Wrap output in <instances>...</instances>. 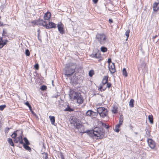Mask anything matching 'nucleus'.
<instances>
[{
  "instance_id": "72a5a7b5",
  "label": "nucleus",
  "mask_w": 159,
  "mask_h": 159,
  "mask_svg": "<svg viewBox=\"0 0 159 159\" xmlns=\"http://www.w3.org/2000/svg\"><path fill=\"white\" fill-rule=\"evenodd\" d=\"M25 54L27 56H29L30 55V52L29 50L28 49H27L25 50Z\"/></svg>"
},
{
  "instance_id": "dca6fc26",
  "label": "nucleus",
  "mask_w": 159,
  "mask_h": 159,
  "mask_svg": "<svg viewBox=\"0 0 159 159\" xmlns=\"http://www.w3.org/2000/svg\"><path fill=\"white\" fill-rule=\"evenodd\" d=\"M99 124L100 125H101L102 127L105 128L107 129H108L109 128V126L108 125H106V124L103 123L101 121L99 122Z\"/></svg>"
},
{
  "instance_id": "aec40b11",
  "label": "nucleus",
  "mask_w": 159,
  "mask_h": 159,
  "mask_svg": "<svg viewBox=\"0 0 159 159\" xmlns=\"http://www.w3.org/2000/svg\"><path fill=\"white\" fill-rule=\"evenodd\" d=\"M29 145H26L25 144H24L23 145V147L26 150L30 152L31 151V148L28 146Z\"/></svg>"
},
{
  "instance_id": "393cba45",
  "label": "nucleus",
  "mask_w": 159,
  "mask_h": 159,
  "mask_svg": "<svg viewBox=\"0 0 159 159\" xmlns=\"http://www.w3.org/2000/svg\"><path fill=\"white\" fill-rule=\"evenodd\" d=\"M123 75L125 77L127 76V74L126 70V69L125 68H124L122 70Z\"/></svg>"
},
{
  "instance_id": "2eb2a0df",
  "label": "nucleus",
  "mask_w": 159,
  "mask_h": 159,
  "mask_svg": "<svg viewBox=\"0 0 159 159\" xmlns=\"http://www.w3.org/2000/svg\"><path fill=\"white\" fill-rule=\"evenodd\" d=\"M49 118L50 119L51 124L52 125H54V123L55 122V118L54 116H49Z\"/></svg>"
},
{
  "instance_id": "37998d69",
  "label": "nucleus",
  "mask_w": 159,
  "mask_h": 159,
  "mask_svg": "<svg viewBox=\"0 0 159 159\" xmlns=\"http://www.w3.org/2000/svg\"><path fill=\"white\" fill-rule=\"evenodd\" d=\"M112 111L113 113L115 114L117 113V109L114 108L112 110Z\"/></svg>"
},
{
  "instance_id": "7c9ffc66",
  "label": "nucleus",
  "mask_w": 159,
  "mask_h": 159,
  "mask_svg": "<svg viewBox=\"0 0 159 159\" xmlns=\"http://www.w3.org/2000/svg\"><path fill=\"white\" fill-rule=\"evenodd\" d=\"M47 89V87L46 86L43 85L41 86L40 89L42 91L45 90Z\"/></svg>"
},
{
  "instance_id": "79ce46f5",
  "label": "nucleus",
  "mask_w": 159,
  "mask_h": 159,
  "mask_svg": "<svg viewBox=\"0 0 159 159\" xmlns=\"http://www.w3.org/2000/svg\"><path fill=\"white\" fill-rule=\"evenodd\" d=\"M115 131L118 133V132H119V131H120V129H119V128H117L116 127V126H115Z\"/></svg>"
},
{
  "instance_id": "603ef678",
  "label": "nucleus",
  "mask_w": 159,
  "mask_h": 159,
  "mask_svg": "<svg viewBox=\"0 0 159 159\" xmlns=\"http://www.w3.org/2000/svg\"><path fill=\"white\" fill-rule=\"evenodd\" d=\"M121 125H120V124H119H119H117V125H116V127H117V128H120V126Z\"/></svg>"
},
{
  "instance_id": "6e6552de",
  "label": "nucleus",
  "mask_w": 159,
  "mask_h": 159,
  "mask_svg": "<svg viewBox=\"0 0 159 159\" xmlns=\"http://www.w3.org/2000/svg\"><path fill=\"white\" fill-rule=\"evenodd\" d=\"M8 41L7 39L3 40L2 38L0 37V48H2L7 44Z\"/></svg>"
},
{
  "instance_id": "6ab92c4d",
  "label": "nucleus",
  "mask_w": 159,
  "mask_h": 159,
  "mask_svg": "<svg viewBox=\"0 0 159 159\" xmlns=\"http://www.w3.org/2000/svg\"><path fill=\"white\" fill-rule=\"evenodd\" d=\"M146 134L147 137H149L151 136L150 131L148 129L146 128L145 129Z\"/></svg>"
},
{
  "instance_id": "5701e85b",
  "label": "nucleus",
  "mask_w": 159,
  "mask_h": 159,
  "mask_svg": "<svg viewBox=\"0 0 159 159\" xmlns=\"http://www.w3.org/2000/svg\"><path fill=\"white\" fill-rule=\"evenodd\" d=\"M134 100L133 99H131L129 102V105L130 107H134Z\"/></svg>"
},
{
  "instance_id": "f3484780",
  "label": "nucleus",
  "mask_w": 159,
  "mask_h": 159,
  "mask_svg": "<svg viewBox=\"0 0 159 159\" xmlns=\"http://www.w3.org/2000/svg\"><path fill=\"white\" fill-rule=\"evenodd\" d=\"M105 109V108L104 107H99L97 109V111L100 114L102 112L104 111Z\"/></svg>"
},
{
  "instance_id": "09e8293b",
  "label": "nucleus",
  "mask_w": 159,
  "mask_h": 159,
  "mask_svg": "<svg viewBox=\"0 0 159 159\" xmlns=\"http://www.w3.org/2000/svg\"><path fill=\"white\" fill-rule=\"evenodd\" d=\"M107 62L108 63V65H110V64L111 62V59L110 58H108Z\"/></svg>"
},
{
  "instance_id": "a18cd8bd",
  "label": "nucleus",
  "mask_w": 159,
  "mask_h": 159,
  "mask_svg": "<svg viewBox=\"0 0 159 159\" xmlns=\"http://www.w3.org/2000/svg\"><path fill=\"white\" fill-rule=\"evenodd\" d=\"M34 67L36 70H38L39 68V66L38 64H36L34 66Z\"/></svg>"
},
{
  "instance_id": "6e6d98bb",
  "label": "nucleus",
  "mask_w": 159,
  "mask_h": 159,
  "mask_svg": "<svg viewBox=\"0 0 159 159\" xmlns=\"http://www.w3.org/2000/svg\"><path fill=\"white\" fill-rule=\"evenodd\" d=\"M38 32V34H40V29H38L37 30Z\"/></svg>"
},
{
  "instance_id": "864d4df0",
  "label": "nucleus",
  "mask_w": 159,
  "mask_h": 159,
  "mask_svg": "<svg viewBox=\"0 0 159 159\" xmlns=\"http://www.w3.org/2000/svg\"><path fill=\"white\" fill-rule=\"evenodd\" d=\"M109 22L110 23H112L113 22V20L111 19H109Z\"/></svg>"
},
{
  "instance_id": "9d476101",
  "label": "nucleus",
  "mask_w": 159,
  "mask_h": 159,
  "mask_svg": "<svg viewBox=\"0 0 159 159\" xmlns=\"http://www.w3.org/2000/svg\"><path fill=\"white\" fill-rule=\"evenodd\" d=\"M73 124L75 129H80L82 127H84V126L81 124L79 122H77L76 121L74 122Z\"/></svg>"
},
{
  "instance_id": "e433bc0d",
  "label": "nucleus",
  "mask_w": 159,
  "mask_h": 159,
  "mask_svg": "<svg viewBox=\"0 0 159 159\" xmlns=\"http://www.w3.org/2000/svg\"><path fill=\"white\" fill-rule=\"evenodd\" d=\"M42 25L45 27L46 28V27H48V24H46V22L44 21L43 23L42 24Z\"/></svg>"
},
{
  "instance_id": "cd10ccee",
  "label": "nucleus",
  "mask_w": 159,
  "mask_h": 159,
  "mask_svg": "<svg viewBox=\"0 0 159 159\" xmlns=\"http://www.w3.org/2000/svg\"><path fill=\"white\" fill-rule=\"evenodd\" d=\"M101 50L103 52H106L107 51V48L104 47H102L101 48Z\"/></svg>"
},
{
  "instance_id": "ea45409f",
  "label": "nucleus",
  "mask_w": 159,
  "mask_h": 159,
  "mask_svg": "<svg viewBox=\"0 0 159 159\" xmlns=\"http://www.w3.org/2000/svg\"><path fill=\"white\" fill-rule=\"evenodd\" d=\"M103 86V85H102V86H100V87L99 88V89H100V91H102V90L103 91H104L106 89V88H105L104 89H102Z\"/></svg>"
},
{
  "instance_id": "2f4dec72",
  "label": "nucleus",
  "mask_w": 159,
  "mask_h": 159,
  "mask_svg": "<svg viewBox=\"0 0 159 159\" xmlns=\"http://www.w3.org/2000/svg\"><path fill=\"white\" fill-rule=\"evenodd\" d=\"M44 159H48V154L47 153H42Z\"/></svg>"
},
{
  "instance_id": "9b49d317",
  "label": "nucleus",
  "mask_w": 159,
  "mask_h": 159,
  "mask_svg": "<svg viewBox=\"0 0 159 159\" xmlns=\"http://www.w3.org/2000/svg\"><path fill=\"white\" fill-rule=\"evenodd\" d=\"M56 27V25L53 22H50L48 24V27H46V29H48L49 28H54Z\"/></svg>"
},
{
  "instance_id": "c85d7f7f",
  "label": "nucleus",
  "mask_w": 159,
  "mask_h": 159,
  "mask_svg": "<svg viewBox=\"0 0 159 159\" xmlns=\"http://www.w3.org/2000/svg\"><path fill=\"white\" fill-rule=\"evenodd\" d=\"M23 140L25 141V144L26 145H29L30 144V142L28 140L26 137H24L23 138Z\"/></svg>"
},
{
  "instance_id": "f03ea898",
  "label": "nucleus",
  "mask_w": 159,
  "mask_h": 159,
  "mask_svg": "<svg viewBox=\"0 0 159 159\" xmlns=\"http://www.w3.org/2000/svg\"><path fill=\"white\" fill-rule=\"evenodd\" d=\"M76 66L75 64L70 63L66 64L64 70L65 72L64 75L66 77H68L72 75H75V69Z\"/></svg>"
},
{
  "instance_id": "c9c22d12",
  "label": "nucleus",
  "mask_w": 159,
  "mask_h": 159,
  "mask_svg": "<svg viewBox=\"0 0 159 159\" xmlns=\"http://www.w3.org/2000/svg\"><path fill=\"white\" fill-rule=\"evenodd\" d=\"M6 107V105H2L0 106V110L2 111L4 108Z\"/></svg>"
},
{
  "instance_id": "f704fd0d",
  "label": "nucleus",
  "mask_w": 159,
  "mask_h": 159,
  "mask_svg": "<svg viewBox=\"0 0 159 159\" xmlns=\"http://www.w3.org/2000/svg\"><path fill=\"white\" fill-rule=\"evenodd\" d=\"M17 136V134L16 131H15L14 133L12 134L11 136L13 138H15Z\"/></svg>"
},
{
  "instance_id": "a878e982",
  "label": "nucleus",
  "mask_w": 159,
  "mask_h": 159,
  "mask_svg": "<svg viewBox=\"0 0 159 159\" xmlns=\"http://www.w3.org/2000/svg\"><path fill=\"white\" fill-rule=\"evenodd\" d=\"M93 113L94 112L91 110H89L87 111L86 114L87 116H91L92 115V113Z\"/></svg>"
},
{
  "instance_id": "a19ab883",
  "label": "nucleus",
  "mask_w": 159,
  "mask_h": 159,
  "mask_svg": "<svg viewBox=\"0 0 159 159\" xmlns=\"http://www.w3.org/2000/svg\"><path fill=\"white\" fill-rule=\"evenodd\" d=\"M7 31L5 30V29H3V33L2 34V36H6V35H5V34H7Z\"/></svg>"
},
{
  "instance_id": "de8ad7c7",
  "label": "nucleus",
  "mask_w": 159,
  "mask_h": 159,
  "mask_svg": "<svg viewBox=\"0 0 159 159\" xmlns=\"http://www.w3.org/2000/svg\"><path fill=\"white\" fill-rule=\"evenodd\" d=\"M17 138L18 139V140H20L22 139V136L21 135H20L19 137H18Z\"/></svg>"
},
{
  "instance_id": "49530a36",
  "label": "nucleus",
  "mask_w": 159,
  "mask_h": 159,
  "mask_svg": "<svg viewBox=\"0 0 159 159\" xmlns=\"http://www.w3.org/2000/svg\"><path fill=\"white\" fill-rule=\"evenodd\" d=\"M18 139L17 138L15 139L14 140V143H18L19 141V140H18Z\"/></svg>"
},
{
  "instance_id": "4be33fe9",
  "label": "nucleus",
  "mask_w": 159,
  "mask_h": 159,
  "mask_svg": "<svg viewBox=\"0 0 159 159\" xmlns=\"http://www.w3.org/2000/svg\"><path fill=\"white\" fill-rule=\"evenodd\" d=\"M123 121V117L122 115H120L119 117V123L122 125Z\"/></svg>"
},
{
  "instance_id": "473e14b6",
  "label": "nucleus",
  "mask_w": 159,
  "mask_h": 159,
  "mask_svg": "<svg viewBox=\"0 0 159 159\" xmlns=\"http://www.w3.org/2000/svg\"><path fill=\"white\" fill-rule=\"evenodd\" d=\"M93 57H95L96 58H99L100 57V55L98 54L97 53H95V54H93Z\"/></svg>"
},
{
  "instance_id": "5fc2aeb1",
  "label": "nucleus",
  "mask_w": 159,
  "mask_h": 159,
  "mask_svg": "<svg viewBox=\"0 0 159 159\" xmlns=\"http://www.w3.org/2000/svg\"><path fill=\"white\" fill-rule=\"evenodd\" d=\"M98 0H93V2L95 3H96L98 2Z\"/></svg>"
},
{
  "instance_id": "4468645a",
  "label": "nucleus",
  "mask_w": 159,
  "mask_h": 159,
  "mask_svg": "<svg viewBox=\"0 0 159 159\" xmlns=\"http://www.w3.org/2000/svg\"><path fill=\"white\" fill-rule=\"evenodd\" d=\"M108 76H104L102 80V84L103 85H105L106 84L108 83Z\"/></svg>"
},
{
  "instance_id": "4d7b16f0",
  "label": "nucleus",
  "mask_w": 159,
  "mask_h": 159,
  "mask_svg": "<svg viewBox=\"0 0 159 159\" xmlns=\"http://www.w3.org/2000/svg\"><path fill=\"white\" fill-rule=\"evenodd\" d=\"M29 107V109H30V111H32V107H31V105H30V106H29V107Z\"/></svg>"
},
{
  "instance_id": "0eeeda50",
  "label": "nucleus",
  "mask_w": 159,
  "mask_h": 159,
  "mask_svg": "<svg viewBox=\"0 0 159 159\" xmlns=\"http://www.w3.org/2000/svg\"><path fill=\"white\" fill-rule=\"evenodd\" d=\"M57 28L60 33L63 34L64 33V31L62 27V24L61 23H59L57 25Z\"/></svg>"
},
{
  "instance_id": "1a4fd4ad",
  "label": "nucleus",
  "mask_w": 159,
  "mask_h": 159,
  "mask_svg": "<svg viewBox=\"0 0 159 159\" xmlns=\"http://www.w3.org/2000/svg\"><path fill=\"white\" fill-rule=\"evenodd\" d=\"M153 10L154 11H157L159 10V2H155L152 5Z\"/></svg>"
},
{
  "instance_id": "f8f14e48",
  "label": "nucleus",
  "mask_w": 159,
  "mask_h": 159,
  "mask_svg": "<svg viewBox=\"0 0 159 159\" xmlns=\"http://www.w3.org/2000/svg\"><path fill=\"white\" fill-rule=\"evenodd\" d=\"M107 112L108 111L107 109L105 108L104 110V111H103L100 114V116L103 118H104L107 115Z\"/></svg>"
},
{
  "instance_id": "b1692460",
  "label": "nucleus",
  "mask_w": 159,
  "mask_h": 159,
  "mask_svg": "<svg viewBox=\"0 0 159 159\" xmlns=\"http://www.w3.org/2000/svg\"><path fill=\"white\" fill-rule=\"evenodd\" d=\"M7 141L9 144L11 146H14V144L11 138H8L7 139Z\"/></svg>"
},
{
  "instance_id": "3c124183",
  "label": "nucleus",
  "mask_w": 159,
  "mask_h": 159,
  "mask_svg": "<svg viewBox=\"0 0 159 159\" xmlns=\"http://www.w3.org/2000/svg\"><path fill=\"white\" fill-rule=\"evenodd\" d=\"M25 104L28 107H29L30 106L28 102H27L25 103Z\"/></svg>"
},
{
  "instance_id": "ddd939ff",
  "label": "nucleus",
  "mask_w": 159,
  "mask_h": 159,
  "mask_svg": "<svg viewBox=\"0 0 159 159\" xmlns=\"http://www.w3.org/2000/svg\"><path fill=\"white\" fill-rule=\"evenodd\" d=\"M51 13L50 12H47L44 15V18L45 20H48L50 18Z\"/></svg>"
},
{
  "instance_id": "c03bdc74",
  "label": "nucleus",
  "mask_w": 159,
  "mask_h": 159,
  "mask_svg": "<svg viewBox=\"0 0 159 159\" xmlns=\"http://www.w3.org/2000/svg\"><path fill=\"white\" fill-rule=\"evenodd\" d=\"M107 87L109 89L110 88L111 86V83H107Z\"/></svg>"
},
{
  "instance_id": "7ed1b4c3",
  "label": "nucleus",
  "mask_w": 159,
  "mask_h": 159,
  "mask_svg": "<svg viewBox=\"0 0 159 159\" xmlns=\"http://www.w3.org/2000/svg\"><path fill=\"white\" fill-rule=\"evenodd\" d=\"M96 39L101 45H103L107 41V36L104 34H97L96 36Z\"/></svg>"
},
{
  "instance_id": "412c9836",
  "label": "nucleus",
  "mask_w": 159,
  "mask_h": 159,
  "mask_svg": "<svg viewBox=\"0 0 159 159\" xmlns=\"http://www.w3.org/2000/svg\"><path fill=\"white\" fill-rule=\"evenodd\" d=\"M74 111L73 109L71 108L69 106H67V107L64 110L65 111Z\"/></svg>"
},
{
  "instance_id": "f257e3e1",
  "label": "nucleus",
  "mask_w": 159,
  "mask_h": 159,
  "mask_svg": "<svg viewBox=\"0 0 159 159\" xmlns=\"http://www.w3.org/2000/svg\"><path fill=\"white\" fill-rule=\"evenodd\" d=\"M82 132L87 133L91 137H97V139H102L105 134L104 129L102 127H99L95 128L92 130H87V131H83Z\"/></svg>"
},
{
  "instance_id": "8fccbe9b",
  "label": "nucleus",
  "mask_w": 159,
  "mask_h": 159,
  "mask_svg": "<svg viewBox=\"0 0 159 159\" xmlns=\"http://www.w3.org/2000/svg\"><path fill=\"white\" fill-rule=\"evenodd\" d=\"M19 143H20L21 144H23V145H24V144H25V143H24L23 139H21L19 140Z\"/></svg>"
},
{
  "instance_id": "680f3d73",
  "label": "nucleus",
  "mask_w": 159,
  "mask_h": 159,
  "mask_svg": "<svg viewBox=\"0 0 159 159\" xmlns=\"http://www.w3.org/2000/svg\"><path fill=\"white\" fill-rule=\"evenodd\" d=\"M53 80H52V84L53 86Z\"/></svg>"
},
{
  "instance_id": "a211bd4d",
  "label": "nucleus",
  "mask_w": 159,
  "mask_h": 159,
  "mask_svg": "<svg viewBox=\"0 0 159 159\" xmlns=\"http://www.w3.org/2000/svg\"><path fill=\"white\" fill-rule=\"evenodd\" d=\"M148 119L149 122L151 124L153 123V117L152 115H150L148 116Z\"/></svg>"
},
{
  "instance_id": "58836bf2",
  "label": "nucleus",
  "mask_w": 159,
  "mask_h": 159,
  "mask_svg": "<svg viewBox=\"0 0 159 159\" xmlns=\"http://www.w3.org/2000/svg\"><path fill=\"white\" fill-rule=\"evenodd\" d=\"M59 156L61 159H64V156L62 153H60L59 154Z\"/></svg>"
},
{
  "instance_id": "423d86ee",
  "label": "nucleus",
  "mask_w": 159,
  "mask_h": 159,
  "mask_svg": "<svg viewBox=\"0 0 159 159\" xmlns=\"http://www.w3.org/2000/svg\"><path fill=\"white\" fill-rule=\"evenodd\" d=\"M108 67L110 72L111 74H113L116 72V69L114 63H112L111 66L108 65Z\"/></svg>"
},
{
  "instance_id": "052dcab7",
  "label": "nucleus",
  "mask_w": 159,
  "mask_h": 159,
  "mask_svg": "<svg viewBox=\"0 0 159 159\" xmlns=\"http://www.w3.org/2000/svg\"><path fill=\"white\" fill-rule=\"evenodd\" d=\"M40 37V34H38V37L39 38Z\"/></svg>"
},
{
  "instance_id": "20e7f679",
  "label": "nucleus",
  "mask_w": 159,
  "mask_h": 159,
  "mask_svg": "<svg viewBox=\"0 0 159 159\" xmlns=\"http://www.w3.org/2000/svg\"><path fill=\"white\" fill-rule=\"evenodd\" d=\"M73 99L77 100V103L80 104H82L84 99L80 93L75 92L74 94Z\"/></svg>"
},
{
  "instance_id": "bf43d9fd",
  "label": "nucleus",
  "mask_w": 159,
  "mask_h": 159,
  "mask_svg": "<svg viewBox=\"0 0 159 159\" xmlns=\"http://www.w3.org/2000/svg\"><path fill=\"white\" fill-rule=\"evenodd\" d=\"M38 39L40 41H41V38H40V37H39V38H38Z\"/></svg>"
},
{
  "instance_id": "c756f323",
  "label": "nucleus",
  "mask_w": 159,
  "mask_h": 159,
  "mask_svg": "<svg viewBox=\"0 0 159 159\" xmlns=\"http://www.w3.org/2000/svg\"><path fill=\"white\" fill-rule=\"evenodd\" d=\"M94 74V72L93 70H91L89 71V76L91 77H92Z\"/></svg>"
},
{
  "instance_id": "39448f33",
  "label": "nucleus",
  "mask_w": 159,
  "mask_h": 159,
  "mask_svg": "<svg viewBox=\"0 0 159 159\" xmlns=\"http://www.w3.org/2000/svg\"><path fill=\"white\" fill-rule=\"evenodd\" d=\"M147 142L149 147L152 149H154L156 146V143L152 139H148Z\"/></svg>"
},
{
  "instance_id": "4c0bfd02",
  "label": "nucleus",
  "mask_w": 159,
  "mask_h": 159,
  "mask_svg": "<svg viewBox=\"0 0 159 159\" xmlns=\"http://www.w3.org/2000/svg\"><path fill=\"white\" fill-rule=\"evenodd\" d=\"M70 80L71 81L73 82H75L76 81V77L75 76V78H72V77L70 78Z\"/></svg>"
},
{
  "instance_id": "13d9d810",
  "label": "nucleus",
  "mask_w": 159,
  "mask_h": 159,
  "mask_svg": "<svg viewBox=\"0 0 159 159\" xmlns=\"http://www.w3.org/2000/svg\"><path fill=\"white\" fill-rule=\"evenodd\" d=\"M158 36V35H156L154 36H153L152 37V39H155L156 37H157Z\"/></svg>"
},
{
  "instance_id": "bb28decb",
  "label": "nucleus",
  "mask_w": 159,
  "mask_h": 159,
  "mask_svg": "<svg viewBox=\"0 0 159 159\" xmlns=\"http://www.w3.org/2000/svg\"><path fill=\"white\" fill-rule=\"evenodd\" d=\"M130 32V30L129 29H128L126 31L125 33V35L127 37L126 40H127V39L128 38V37H129Z\"/></svg>"
}]
</instances>
